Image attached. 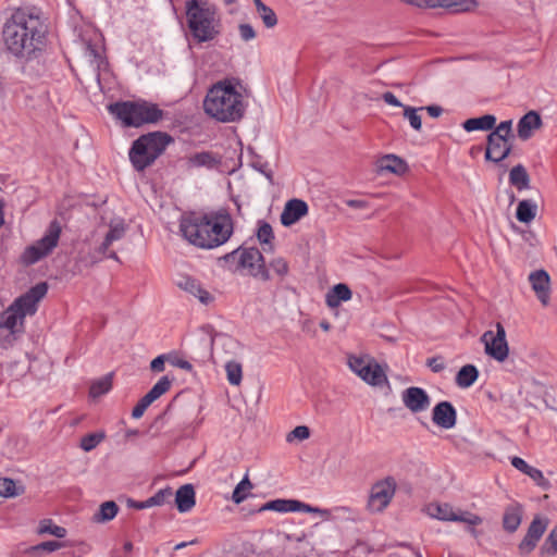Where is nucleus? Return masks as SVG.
Wrapping results in <instances>:
<instances>
[{"label": "nucleus", "mask_w": 557, "mask_h": 557, "mask_svg": "<svg viewBox=\"0 0 557 557\" xmlns=\"http://www.w3.org/2000/svg\"><path fill=\"white\" fill-rule=\"evenodd\" d=\"M180 231L191 245L212 249L230 239L234 225L231 214L222 209L211 213H189L182 216Z\"/></svg>", "instance_id": "1"}, {"label": "nucleus", "mask_w": 557, "mask_h": 557, "mask_svg": "<svg viewBox=\"0 0 557 557\" xmlns=\"http://www.w3.org/2000/svg\"><path fill=\"white\" fill-rule=\"evenodd\" d=\"M7 49L18 58H28L40 50L45 39V27L39 16L16 10L5 22L2 30Z\"/></svg>", "instance_id": "2"}, {"label": "nucleus", "mask_w": 557, "mask_h": 557, "mask_svg": "<svg viewBox=\"0 0 557 557\" xmlns=\"http://www.w3.org/2000/svg\"><path fill=\"white\" fill-rule=\"evenodd\" d=\"M48 284L41 282L17 297L0 314V345L7 348L16 339V334L24 330V319L37 311L38 302L46 296Z\"/></svg>", "instance_id": "3"}, {"label": "nucleus", "mask_w": 557, "mask_h": 557, "mask_svg": "<svg viewBox=\"0 0 557 557\" xmlns=\"http://www.w3.org/2000/svg\"><path fill=\"white\" fill-rule=\"evenodd\" d=\"M205 112L214 120L228 123L239 121L246 111L243 96L230 81L218 82L203 100Z\"/></svg>", "instance_id": "4"}, {"label": "nucleus", "mask_w": 557, "mask_h": 557, "mask_svg": "<svg viewBox=\"0 0 557 557\" xmlns=\"http://www.w3.org/2000/svg\"><path fill=\"white\" fill-rule=\"evenodd\" d=\"M185 8L188 28L197 42L211 41L220 35L216 8L208 0H188Z\"/></svg>", "instance_id": "5"}, {"label": "nucleus", "mask_w": 557, "mask_h": 557, "mask_svg": "<svg viewBox=\"0 0 557 557\" xmlns=\"http://www.w3.org/2000/svg\"><path fill=\"white\" fill-rule=\"evenodd\" d=\"M173 138L163 132H151L139 136L133 141L128 152L133 168L143 172L164 152Z\"/></svg>", "instance_id": "6"}, {"label": "nucleus", "mask_w": 557, "mask_h": 557, "mask_svg": "<svg viewBox=\"0 0 557 557\" xmlns=\"http://www.w3.org/2000/svg\"><path fill=\"white\" fill-rule=\"evenodd\" d=\"M108 110L126 127L157 123L163 117V111L157 104L145 100L111 103Z\"/></svg>", "instance_id": "7"}, {"label": "nucleus", "mask_w": 557, "mask_h": 557, "mask_svg": "<svg viewBox=\"0 0 557 557\" xmlns=\"http://www.w3.org/2000/svg\"><path fill=\"white\" fill-rule=\"evenodd\" d=\"M226 263L235 264V271L247 270L248 274L261 281H270L271 274L260 250L255 247H239L223 257Z\"/></svg>", "instance_id": "8"}, {"label": "nucleus", "mask_w": 557, "mask_h": 557, "mask_svg": "<svg viewBox=\"0 0 557 557\" xmlns=\"http://www.w3.org/2000/svg\"><path fill=\"white\" fill-rule=\"evenodd\" d=\"M62 228L58 220L50 222L46 234L35 244L26 247L21 256L24 264L30 265L49 256L58 246Z\"/></svg>", "instance_id": "9"}, {"label": "nucleus", "mask_w": 557, "mask_h": 557, "mask_svg": "<svg viewBox=\"0 0 557 557\" xmlns=\"http://www.w3.org/2000/svg\"><path fill=\"white\" fill-rule=\"evenodd\" d=\"M426 513L435 519L451 522H465L469 525L475 527L482 523V518L470 511L457 509L447 503L444 504H429L426 506Z\"/></svg>", "instance_id": "10"}, {"label": "nucleus", "mask_w": 557, "mask_h": 557, "mask_svg": "<svg viewBox=\"0 0 557 557\" xmlns=\"http://www.w3.org/2000/svg\"><path fill=\"white\" fill-rule=\"evenodd\" d=\"M396 492V482L393 478H386L374 483L371 487L367 508L371 512L383 511L393 499Z\"/></svg>", "instance_id": "11"}, {"label": "nucleus", "mask_w": 557, "mask_h": 557, "mask_svg": "<svg viewBox=\"0 0 557 557\" xmlns=\"http://www.w3.org/2000/svg\"><path fill=\"white\" fill-rule=\"evenodd\" d=\"M481 342L484 344L486 355L499 362L507 359L509 347L506 341V331L502 323H496V333L493 331L484 332Z\"/></svg>", "instance_id": "12"}, {"label": "nucleus", "mask_w": 557, "mask_h": 557, "mask_svg": "<svg viewBox=\"0 0 557 557\" xmlns=\"http://www.w3.org/2000/svg\"><path fill=\"white\" fill-rule=\"evenodd\" d=\"M548 527V519L535 516L531 521L527 533L518 545L520 555H529L533 552Z\"/></svg>", "instance_id": "13"}, {"label": "nucleus", "mask_w": 557, "mask_h": 557, "mask_svg": "<svg viewBox=\"0 0 557 557\" xmlns=\"http://www.w3.org/2000/svg\"><path fill=\"white\" fill-rule=\"evenodd\" d=\"M174 379L169 377V375L162 376L152 387L151 389L139 399L136 406L133 408L132 417L134 419H139L145 413L146 409L158 398L164 395L170 391Z\"/></svg>", "instance_id": "14"}, {"label": "nucleus", "mask_w": 557, "mask_h": 557, "mask_svg": "<svg viewBox=\"0 0 557 557\" xmlns=\"http://www.w3.org/2000/svg\"><path fill=\"white\" fill-rule=\"evenodd\" d=\"M529 282L536 298L542 306L547 307L550 302V277L545 270H536L530 273Z\"/></svg>", "instance_id": "15"}, {"label": "nucleus", "mask_w": 557, "mask_h": 557, "mask_svg": "<svg viewBox=\"0 0 557 557\" xmlns=\"http://www.w3.org/2000/svg\"><path fill=\"white\" fill-rule=\"evenodd\" d=\"M401 399L404 405L414 413L426 410L431 401L426 392L416 386L406 388L401 394Z\"/></svg>", "instance_id": "16"}, {"label": "nucleus", "mask_w": 557, "mask_h": 557, "mask_svg": "<svg viewBox=\"0 0 557 557\" xmlns=\"http://www.w3.org/2000/svg\"><path fill=\"white\" fill-rule=\"evenodd\" d=\"M504 137L487 135L485 159L498 163L506 159L511 152V144Z\"/></svg>", "instance_id": "17"}, {"label": "nucleus", "mask_w": 557, "mask_h": 557, "mask_svg": "<svg viewBox=\"0 0 557 557\" xmlns=\"http://www.w3.org/2000/svg\"><path fill=\"white\" fill-rule=\"evenodd\" d=\"M432 420L436 425L443 429H451L457 422L456 409L451 403L446 400L441 401L433 408Z\"/></svg>", "instance_id": "18"}, {"label": "nucleus", "mask_w": 557, "mask_h": 557, "mask_svg": "<svg viewBox=\"0 0 557 557\" xmlns=\"http://www.w3.org/2000/svg\"><path fill=\"white\" fill-rule=\"evenodd\" d=\"M308 213V205L301 199H290L281 213V223L290 226Z\"/></svg>", "instance_id": "19"}, {"label": "nucleus", "mask_w": 557, "mask_h": 557, "mask_svg": "<svg viewBox=\"0 0 557 557\" xmlns=\"http://www.w3.org/2000/svg\"><path fill=\"white\" fill-rule=\"evenodd\" d=\"M176 286L182 290L195 296L203 305H208L213 300L211 294L202 288L201 284L194 277L182 275L176 281Z\"/></svg>", "instance_id": "20"}, {"label": "nucleus", "mask_w": 557, "mask_h": 557, "mask_svg": "<svg viewBox=\"0 0 557 557\" xmlns=\"http://www.w3.org/2000/svg\"><path fill=\"white\" fill-rule=\"evenodd\" d=\"M541 115L536 111H529L518 122L517 132L521 140H528L533 132L542 127Z\"/></svg>", "instance_id": "21"}, {"label": "nucleus", "mask_w": 557, "mask_h": 557, "mask_svg": "<svg viewBox=\"0 0 557 557\" xmlns=\"http://www.w3.org/2000/svg\"><path fill=\"white\" fill-rule=\"evenodd\" d=\"M523 507L519 503H511L506 506L503 515V528L508 533H513L521 524Z\"/></svg>", "instance_id": "22"}, {"label": "nucleus", "mask_w": 557, "mask_h": 557, "mask_svg": "<svg viewBox=\"0 0 557 557\" xmlns=\"http://www.w3.org/2000/svg\"><path fill=\"white\" fill-rule=\"evenodd\" d=\"M358 376L372 386H382L387 383V376L384 370L374 360H369L363 371Z\"/></svg>", "instance_id": "23"}, {"label": "nucleus", "mask_w": 557, "mask_h": 557, "mask_svg": "<svg viewBox=\"0 0 557 557\" xmlns=\"http://www.w3.org/2000/svg\"><path fill=\"white\" fill-rule=\"evenodd\" d=\"M175 504L180 512H187L194 508L196 493L191 484H184L176 491Z\"/></svg>", "instance_id": "24"}, {"label": "nucleus", "mask_w": 557, "mask_h": 557, "mask_svg": "<svg viewBox=\"0 0 557 557\" xmlns=\"http://www.w3.org/2000/svg\"><path fill=\"white\" fill-rule=\"evenodd\" d=\"M352 293L348 285L338 283L333 286L325 296V302L330 308H337L342 301L351 299Z\"/></svg>", "instance_id": "25"}, {"label": "nucleus", "mask_w": 557, "mask_h": 557, "mask_svg": "<svg viewBox=\"0 0 557 557\" xmlns=\"http://www.w3.org/2000/svg\"><path fill=\"white\" fill-rule=\"evenodd\" d=\"M376 164L379 172H389L400 175L407 170L406 162L395 154H386L382 157L377 160Z\"/></svg>", "instance_id": "26"}, {"label": "nucleus", "mask_w": 557, "mask_h": 557, "mask_svg": "<svg viewBox=\"0 0 557 557\" xmlns=\"http://www.w3.org/2000/svg\"><path fill=\"white\" fill-rule=\"evenodd\" d=\"M496 117L492 114H485L480 117L468 119L463 122L462 127L467 132L473 131H492L495 127Z\"/></svg>", "instance_id": "27"}, {"label": "nucleus", "mask_w": 557, "mask_h": 557, "mask_svg": "<svg viewBox=\"0 0 557 557\" xmlns=\"http://www.w3.org/2000/svg\"><path fill=\"white\" fill-rule=\"evenodd\" d=\"M437 8H443L451 13L471 12L476 9V0H438Z\"/></svg>", "instance_id": "28"}, {"label": "nucleus", "mask_w": 557, "mask_h": 557, "mask_svg": "<svg viewBox=\"0 0 557 557\" xmlns=\"http://www.w3.org/2000/svg\"><path fill=\"white\" fill-rule=\"evenodd\" d=\"M509 183L519 191L530 188V175L522 164H517L510 170Z\"/></svg>", "instance_id": "29"}, {"label": "nucleus", "mask_w": 557, "mask_h": 557, "mask_svg": "<svg viewBox=\"0 0 557 557\" xmlns=\"http://www.w3.org/2000/svg\"><path fill=\"white\" fill-rule=\"evenodd\" d=\"M479 371L473 364L463 366L456 375V384L459 387H470L478 379Z\"/></svg>", "instance_id": "30"}, {"label": "nucleus", "mask_w": 557, "mask_h": 557, "mask_svg": "<svg viewBox=\"0 0 557 557\" xmlns=\"http://www.w3.org/2000/svg\"><path fill=\"white\" fill-rule=\"evenodd\" d=\"M119 512V506L113 500L104 502L100 505L99 510L94 515L92 520L97 523L111 521Z\"/></svg>", "instance_id": "31"}, {"label": "nucleus", "mask_w": 557, "mask_h": 557, "mask_svg": "<svg viewBox=\"0 0 557 557\" xmlns=\"http://www.w3.org/2000/svg\"><path fill=\"white\" fill-rule=\"evenodd\" d=\"M537 211V206L532 200H521L518 203L516 218L519 222L530 223L534 220Z\"/></svg>", "instance_id": "32"}, {"label": "nucleus", "mask_w": 557, "mask_h": 557, "mask_svg": "<svg viewBox=\"0 0 557 557\" xmlns=\"http://www.w3.org/2000/svg\"><path fill=\"white\" fill-rule=\"evenodd\" d=\"M188 163L196 168L206 166L208 169H213L220 164V160L213 153L203 151L191 156L188 159Z\"/></svg>", "instance_id": "33"}, {"label": "nucleus", "mask_w": 557, "mask_h": 557, "mask_svg": "<svg viewBox=\"0 0 557 557\" xmlns=\"http://www.w3.org/2000/svg\"><path fill=\"white\" fill-rule=\"evenodd\" d=\"M125 234V227L123 224L111 225L109 232L107 233L102 244L98 248V252L101 255H107L109 247L113 242L121 239Z\"/></svg>", "instance_id": "34"}, {"label": "nucleus", "mask_w": 557, "mask_h": 557, "mask_svg": "<svg viewBox=\"0 0 557 557\" xmlns=\"http://www.w3.org/2000/svg\"><path fill=\"white\" fill-rule=\"evenodd\" d=\"M257 12L259 13L263 24L268 28H272L277 24V17L275 12L261 0H253Z\"/></svg>", "instance_id": "35"}, {"label": "nucleus", "mask_w": 557, "mask_h": 557, "mask_svg": "<svg viewBox=\"0 0 557 557\" xmlns=\"http://www.w3.org/2000/svg\"><path fill=\"white\" fill-rule=\"evenodd\" d=\"M24 493V487L16 486L14 480L10 478H0V496L4 498L16 497Z\"/></svg>", "instance_id": "36"}, {"label": "nucleus", "mask_w": 557, "mask_h": 557, "mask_svg": "<svg viewBox=\"0 0 557 557\" xmlns=\"http://www.w3.org/2000/svg\"><path fill=\"white\" fill-rule=\"evenodd\" d=\"M112 387V374H107L106 376L95 381L89 389V394L91 397L96 398L106 393H108Z\"/></svg>", "instance_id": "37"}, {"label": "nucleus", "mask_w": 557, "mask_h": 557, "mask_svg": "<svg viewBox=\"0 0 557 557\" xmlns=\"http://www.w3.org/2000/svg\"><path fill=\"white\" fill-rule=\"evenodd\" d=\"M106 438L103 431L89 433L81 438L79 447L84 451H90L96 448Z\"/></svg>", "instance_id": "38"}, {"label": "nucleus", "mask_w": 557, "mask_h": 557, "mask_svg": "<svg viewBox=\"0 0 557 557\" xmlns=\"http://www.w3.org/2000/svg\"><path fill=\"white\" fill-rule=\"evenodd\" d=\"M225 370L230 384L238 386L243 379L242 364L236 361H228L225 364Z\"/></svg>", "instance_id": "39"}, {"label": "nucleus", "mask_w": 557, "mask_h": 557, "mask_svg": "<svg viewBox=\"0 0 557 557\" xmlns=\"http://www.w3.org/2000/svg\"><path fill=\"white\" fill-rule=\"evenodd\" d=\"M292 503H294V499H274V500L265 503L259 509V511L273 510V511H277V512H289V511L294 512V510L290 508L294 506Z\"/></svg>", "instance_id": "40"}, {"label": "nucleus", "mask_w": 557, "mask_h": 557, "mask_svg": "<svg viewBox=\"0 0 557 557\" xmlns=\"http://www.w3.org/2000/svg\"><path fill=\"white\" fill-rule=\"evenodd\" d=\"M252 488V484L251 482L249 481L248 476H245L235 487L234 492H233V495H232V500L235 503V504H240L242 502H244L247 497V491H250Z\"/></svg>", "instance_id": "41"}, {"label": "nucleus", "mask_w": 557, "mask_h": 557, "mask_svg": "<svg viewBox=\"0 0 557 557\" xmlns=\"http://www.w3.org/2000/svg\"><path fill=\"white\" fill-rule=\"evenodd\" d=\"M39 533H48L54 535L55 537L62 539L66 535V530L63 527L53 524L51 520L45 519L40 522Z\"/></svg>", "instance_id": "42"}, {"label": "nucleus", "mask_w": 557, "mask_h": 557, "mask_svg": "<svg viewBox=\"0 0 557 557\" xmlns=\"http://www.w3.org/2000/svg\"><path fill=\"white\" fill-rule=\"evenodd\" d=\"M258 240L261 244L269 245L273 249L272 240L274 238L272 226L268 222H261L257 231Z\"/></svg>", "instance_id": "43"}, {"label": "nucleus", "mask_w": 557, "mask_h": 557, "mask_svg": "<svg viewBox=\"0 0 557 557\" xmlns=\"http://www.w3.org/2000/svg\"><path fill=\"white\" fill-rule=\"evenodd\" d=\"M294 506L290 507L294 511H304V512H312V513H319L324 519H329L331 517V512L327 509H321L318 507H312L308 504L301 503L299 500L294 499V503H292Z\"/></svg>", "instance_id": "44"}, {"label": "nucleus", "mask_w": 557, "mask_h": 557, "mask_svg": "<svg viewBox=\"0 0 557 557\" xmlns=\"http://www.w3.org/2000/svg\"><path fill=\"white\" fill-rule=\"evenodd\" d=\"M173 496V492L171 487H165L160 491H158L153 496L149 497V504L151 507L154 506H162L170 502L171 497Z\"/></svg>", "instance_id": "45"}, {"label": "nucleus", "mask_w": 557, "mask_h": 557, "mask_svg": "<svg viewBox=\"0 0 557 557\" xmlns=\"http://www.w3.org/2000/svg\"><path fill=\"white\" fill-rule=\"evenodd\" d=\"M543 553L548 555L557 554V524L550 530L542 546Z\"/></svg>", "instance_id": "46"}, {"label": "nucleus", "mask_w": 557, "mask_h": 557, "mask_svg": "<svg viewBox=\"0 0 557 557\" xmlns=\"http://www.w3.org/2000/svg\"><path fill=\"white\" fill-rule=\"evenodd\" d=\"M490 135H494V136H497V137H504L506 139H509V138L513 137V135H512V121L511 120H507V121L500 122L496 127H494L492 129Z\"/></svg>", "instance_id": "47"}, {"label": "nucleus", "mask_w": 557, "mask_h": 557, "mask_svg": "<svg viewBox=\"0 0 557 557\" xmlns=\"http://www.w3.org/2000/svg\"><path fill=\"white\" fill-rule=\"evenodd\" d=\"M418 110L416 108H412V107H404V116L406 119H408L409 123H410V126L414 129V131H421V127H422V122H421V116L418 114L417 112Z\"/></svg>", "instance_id": "48"}, {"label": "nucleus", "mask_w": 557, "mask_h": 557, "mask_svg": "<svg viewBox=\"0 0 557 557\" xmlns=\"http://www.w3.org/2000/svg\"><path fill=\"white\" fill-rule=\"evenodd\" d=\"M269 267L281 278L285 277L289 271L287 261L281 257L271 260Z\"/></svg>", "instance_id": "49"}, {"label": "nucleus", "mask_w": 557, "mask_h": 557, "mask_svg": "<svg viewBox=\"0 0 557 557\" xmlns=\"http://www.w3.org/2000/svg\"><path fill=\"white\" fill-rule=\"evenodd\" d=\"M527 475L531 478L543 490L550 488V482L544 476L543 472L540 469L532 467L530 471H528Z\"/></svg>", "instance_id": "50"}, {"label": "nucleus", "mask_w": 557, "mask_h": 557, "mask_svg": "<svg viewBox=\"0 0 557 557\" xmlns=\"http://www.w3.org/2000/svg\"><path fill=\"white\" fill-rule=\"evenodd\" d=\"M309 436H310V429L306 425H298L287 434L286 441L288 443L293 442L294 440L304 441V440L309 438Z\"/></svg>", "instance_id": "51"}, {"label": "nucleus", "mask_w": 557, "mask_h": 557, "mask_svg": "<svg viewBox=\"0 0 557 557\" xmlns=\"http://www.w3.org/2000/svg\"><path fill=\"white\" fill-rule=\"evenodd\" d=\"M368 362L362 357L351 356L349 357L348 364L351 371H354L357 375L361 374L363 368Z\"/></svg>", "instance_id": "52"}, {"label": "nucleus", "mask_w": 557, "mask_h": 557, "mask_svg": "<svg viewBox=\"0 0 557 557\" xmlns=\"http://www.w3.org/2000/svg\"><path fill=\"white\" fill-rule=\"evenodd\" d=\"M426 366L435 373L442 372L446 367L442 356L429 358L426 360Z\"/></svg>", "instance_id": "53"}, {"label": "nucleus", "mask_w": 557, "mask_h": 557, "mask_svg": "<svg viewBox=\"0 0 557 557\" xmlns=\"http://www.w3.org/2000/svg\"><path fill=\"white\" fill-rule=\"evenodd\" d=\"M62 547V544L60 542H57V541H47V542H42L36 546H34L32 549L33 550H46V552H54L57 549H60Z\"/></svg>", "instance_id": "54"}, {"label": "nucleus", "mask_w": 557, "mask_h": 557, "mask_svg": "<svg viewBox=\"0 0 557 557\" xmlns=\"http://www.w3.org/2000/svg\"><path fill=\"white\" fill-rule=\"evenodd\" d=\"M238 30L244 41H249L256 37V32L250 24H240Z\"/></svg>", "instance_id": "55"}, {"label": "nucleus", "mask_w": 557, "mask_h": 557, "mask_svg": "<svg viewBox=\"0 0 557 557\" xmlns=\"http://www.w3.org/2000/svg\"><path fill=\"white\" fill-rule=\"evenodd\" d=\"M511 465L525 475L528 474V471H530V469L532 468V466H530L525 460L517 456L511 458Z\"/></svg>", "instance_id": "56"}, {"label": "nucleus", "mask_w": 557, "mask_h": 557, "mask_svg": "<svg viewBox=\"0 0 557 557\" xmlns=\"http://www.w3.org/2000/svg\"><path fill=\"white\" fill-rule=\"evenodd\" d=\"M166 360L165 355H160L150 362V369L153 372H162Z\"/></svg>", "instance_id": "57"}, {"label": "nucleus", "mask_w": 557, "mask_h": 557, "mask_svg": "<svg viewBox=\"0 0 557 557\" xmlns=\"http://www.w3.org/2000/svg\"><path fill=\"white\" fill-rule=\"evenodd\" d=\"M86 53L88 57L92 58L97 62V66H100V62L102 61V59L96 47H94L90 44H87Z\"/></svg>", "instance_id": "58"}, {"label": "nucleus", "mask_w": 557, "mask_h": 557, "mask_svg": "<svg viewBox=\"0 0 557 557\" xmlns=\"http://www.w3.org/2000/svg\"><path fill=\"white\" fill-rule=\"evenodd\" d=\"M382 97L386 103L393 107H403V103L391 91L384 92Z\"/></svg>", "instance_id": "59"}, {"label": "nucleus", "mask_w": 557, "mask_h": 557, "mask_svg": "<svg viewBox=\"0 0 557 557\" xmlns=\"http://www.w3.org/2000/svg\"><path fill=\"white\" fill-rule=\"evenodd\" d=\"M127 506L131 507V508L138 509V510L151 507V505L149 504V499H146L144 502H137V500L128 499L127 500Z\"/></svg>", "instance_id": "60"}, {"label": "nucleus", "mask_w": 557, "mask_h": 557, "mask_svg": "<svg viewBox=\"0 0 557 557\" xmlns=\"http://www.w3.org/2000/svg\"><path fill=\"white\" fill-rule=\"evenodd\" d=\"M426 112L429 113L430 116L432 117H438L442 115L443 113V108L440 107V106H428L425 108Z\"/></svg>", "instance_id": "61"}, {"label": "nucleus", "mask_w": 557, "mask_h": 557, "mask_svg": "<svg viewBox=\"0 0 557 557\" xmlns=\"http://www.w3.org/2000/svg\"><path fill=\"white\" fill-rule=\"evenodd\" d=\"M172 364L175 367H178L183 370H186V371H190L193 369V366L190 364V362H188L187 360H184V359L173 360Z\"/></svg>", "instance_id": "62"}, {"label": "nucleus", "mask_w": 557, "mask_h": 557, "mask_svg": "<svg viewBox=\"0 0 557 557\" xmlns=\"http://www.w3.org/2000/svg\"><path fill=\"white\" fill-rule=\"evenodd\" d=\"M347 205L351 208H363V207H366V201L359 200V199H352V200H348Z\"/></svg>", "instance_id": "63"}, {"label": "nucleus", "mask_w": 557, "mask_h": 557, "mask_svg": "<svg viewBox=\"0 0 557 557\" xmlns=\"http://www.w3.org/2000/svg\"><path fill=\"white\" fill-rule=\"evenodd\" d=\"M4 201L0 198V227L4 224Z\"/></svg>", "instance_id": "64"}]
</instances>
